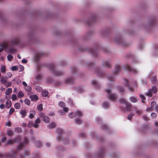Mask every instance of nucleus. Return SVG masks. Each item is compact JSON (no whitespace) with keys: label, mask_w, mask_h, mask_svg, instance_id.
Returning <instances> with one entry per match:
<instances>
[{"label":"nucleus","mask_w":158,"mask_h":158,"mask_svg":"<svg viewBox=\"0 0 158 158\" xmlns=\"http://www.w3.org/2000/svg\"><path fill=\"white\" fill-rule=\"evenodd\" d=\"M106 91L108 94L107 97L109 100L114 101L117 99V96L116 94H111V91L110 89L108 88L106 89Z\"/></svg>","instance_id":"1"},{"label":"nucleus","mask_w":158,"mask_h":158,"mask_svg":"<svg viewBox=\"0 0 158 158\" xmlns=\"http://www.w3.org/2000/svg\"><path fill=\"white\" fill-rule=\"evenodd\" d=\"M157 92V89L155 86H153L152 88L150 89L148 92L145 95L149 97H151L152 96V94H156Z\"/></svg>","instance_id":"2"},{"label":"nucleus","mask_w":158,"mask_h":158,"mask_svg":"<svg viewBox=\"0 0 158 158\" xmlns=\"http://www.w3.org/2000/svg\"><path fill=\"white\" fill-rule=\"evenodd\" d=\"M51 72L53 75L56 76L58 77L63 75L64 73V72L59 71L58 70H51Z\"/></svg>","instance_id":"3"},{"label":"nucleus","mask_w":158,"mask_h":158,"mask_svg":"<svg viewBox=\"0 0 158 158\" xmlns=\"http://www.w3.org/2000/svg\"><path fill=\"white\" fill-rule=\"evenodd\" d=\"M28 143V140L27 138H25L23 140L22 142H20V152L23 151L21 149L23 147H25L27 146Z\"/></svg>","instance_id":"4"},{"label":"nucleus","mask_w":158,"mask_h":158,"mask_svg":"<svg viewBox=\"0 0 158 158\" xmlns=\"http://www.w3.org/2000/svg\"><path fill=\"white\" fill-rule=\"evenodd\" d=\"M56 132L59 135L57 137V139L58 141H63V139L62 137L60 135L63 133V131L61 129L58 128L56 130Z\"/></svg>","instance_id":"5"},{"label":"nucleus","mask_w":158,"mask_h":158,"mask_svg":"<svg viewBox=\"0 0 158 158\" xmlns=\"http://www.w3.org/2000/svg\"><path fill=\"white\" fill-rule=\"evenodd\" d=\"M115 42L118 44H121L123 45L124 46H126L127 45V44H125V43L124 42L121 37H119L118 38H116L115 39Z\"/></svg>","instance_id":"6"},{"label":"nucleus","mask_w":158,"mask_h":158,"mask_svg":"<svg viewBox=\"0 0 158 158\" xmlns=\"http://www.w3.org/2000/svg\"><path fill=\"white\" fill-rule=\"evenodd\" d=\"M124 80L126 83V85L128 88V89L131 92L133 91L134 89L132 87L130 86L128 80L126 79H124Z\"/></svg>","instance_id":"7"},{"label":"nucleus","mask_w":158,"mask_h":158,"mask_svg":"<svg viewBox=\"0 0 158 158\" xmlns=\"http://www.w3.org/2000/svg\"><path fill=\"white\" fill-rule=\"evenodd\" d=\"M32 126H33L35 128H37L39 127V125L38 124H33L32 122L31 121H29L28 125V127H31Z\"/></svg>","instance_id":"8"},{"label":"nucleus","mask_w":158,"mask_h":158,"mask_svg":"<svg viewBox=\"0 0 158 158\" xmlns=\"http://www.w3.org/2000/svg\"><path fill=\"white\" fill-rule=\"evenodd\" d=\"M30 97L32 101L35 102L38 99V96L36 95H30Z\"/></svg>","instance_id":"9"},{"label":"nucleus","mask_w":158,"mask_h":158,"mask_svg":"<svg viewBox=\"0 0 158 158\" xmlns=\"http://www.w3.org/2000/svg\"><path fill=\"white\" fill-rule=\"evenodd\" d=\"M126 106V110L127 111H130L131 110V104L129 102H127L125 104Z\"/></svg>","instance_id":"10"},{"label":"nucleus","mask_w":158,"mask_h":158,"mask_svg":"<svg viewBox=\"0 0 158 158\" xmlns=\"http://www.w3.org/2000/svg\"><path fill=\"white\" fill-rule=\"evenodd\" d=\"M89 52L90 53L94 56H96L97 54V51L94 50L92 48H91L89 50Z\"/></svg>","instance_id":"11"},{"label":"nucleus","mask_w":158,"mask_h":158,"mask_svg":"<svg viewBox=\"0 0 158 158\" xmlns=\"http://www.w3.org/2000/svg\"><path fill=\"white\" fill-rule=\"evenodd\" d=\"M47 67L46 68H48L49 69H55V64L53 63L48 64L46 65Z\"/></svg>","instance_id":"12"},{"label":"nucleus","mask_w":158,"mask_h":158,"mask_svg":"<svg viewBox=\"0 0 158 158\" xmlns=\"http://www.w3.org/2000/svg\"><path fill=\"white\" fill-rule=\"evenodd\" d=\"M102 65L104 66H106L108 68H110V65L109 63L106 61H103L102 63Z\"/></svg>","instance_id":"13"},{"label":"nucleus","mask_w":158,"mask_h":158,"mask_svg":"<svg viewBox=\"0 0 158 158\" xmlns=\"http://www.w3.org/2000/svg\"><path fill=\"white\" fill-rule=\"evenodd\" d=\"M20 42L19 40V38L15 39L12 40V44H18Z\"/></svg>","instance_id":"14"},{"label":"nucleus","mask_w":158,"mask_h":158,"mask_svg":"<svg viewBox=\"0 0 158 158\" xmlns=\"http://www.w3.org/2000/svg\"><path fill=\"white\" fill-rule=\"evenodd\" d=\"M0 81L2 84L4 85L7 81V79L4 77H2L1 78Z\"/></svg>","instance_id":"15"},{"label":"nucleus","mask_w":158,"mask_h":158,"mask_svg":"<svg viewBox=\"0 0 158 158\" xmlns=\"http://www.w3.org/2000/svg\"><path fill=\"white\" fill-rule=\"evenodd\" d=\"M11 106V102L9 100H7L6 102V107L7 108H10Z\"/></svg>","instance_id":"16"},{"label":"nucleus","mask_w":158,"mask_h":158,"mask_svg":"<svg viewBox=\"0 0 158 158\" xmlns=\"http://www.w3.org/2000/svg\"><path fill=\"white\" fill-rule=\"evenodd\" d=\"M130 100L131 102H132L135 103L137 102V98L134 97H131L130 98Z\"/></svg>","instance_id":"17"},{"label":"nucleus","mask_w":158,"mask_h":158,"mask_svg":"<svg viewBox=\"0 0 158 158\" xmlns=\"http://www.w3.org/2000/svg\"><path fill=\"white\" fill-rule=\"evenodd\" d=\"M36 147L37 148H40L42 146V143L40 142V141H37L35 143Z\"/></svg>","instance_id":"18"},{"label":"nucleus","mask_w":158,"mask_h":158,"mask_svg":"<svg viewBox=\"0 0 158 158\" xmlns=\"http://www.w3.org/2000/svg\"><path fill=\"white\" fill-rule=\"evenodd\" d=\"M12 92V89L11 88H10L7 89L5 92V94L6 95H10Z\"/></svg>","instance_id":"19"},{"label":"nucleus","mask_w":158,"mask_h":158,"mask_svg":"<svg viewBox=\"0 0 158 158\" xmlns=\"http://www.w3.org/2000/svg\"><path fill=\"white\" fill-rule=\"evenodd\" d=\"M156 105V102L155 101L152 102L151 104V108L152 109V110H155V107Z\"/></svg>","instance_id":"20"},{"label":"nucleus","mask_w":158,"mask_h":158,"mask_svg":"<svg viewBox=\"0 0 158 158\" xmlns=\"http://www.w3.org/2000/svg\"><path fill=\"white\" fill-rule=\"evenodd\" d=\"M92 84L94 85L96 88H98L99 87V85L98 83L96 81L93 80L92 81Z\"/></svg>","instance_id":"21"},{"label":"nucleus","mask_w":158,"mask_h":158,"mask_svg":"<svg viewBox=\"0 0 158 158\" xmlns=\"http://www.w3.org/2000/svg\"><path fill=\"white\" fill-rule=\"evenodd\" d=\"M31 112L29 115V118L31 119L34 118V115L35 114V112L34 110H32Z\"/></svg>","instance_id":"22"},{"label":"nucleus","mask_w":158,"mask_h":158,"mask_svg":"<svg viewBox=\"0 0 158 158\" xmlns=\"http://www.w3.org/2000/svg\"><path fill=\"white\" fill-rule=\"evenodd\" d=\"M24 89L26 91L28 92H30L31 90V87L27 85L24 87Z\"/></svg>","instance_id":"23"},{"label":"nucleus","mask_w":158,"mask_h":158,"mask_svg":"<svg viewBox=\"0 0 158 158\" xmlns=\"http://www.w3.org/2000/svg\"><path fill=\"white\" fill-rule=\"evenodd\" d=\"M44 120L45 123H48L50 122V119L48 117L45 116L44 117Z\"/></svg>","instance_id":"24"},{"label":"nucleus","mask_w":158,"mask_h":158,"mask_svg":"<svg viewBox=\"0 0 158 158\" xmlns=\"http://www.w3.org/2000/svg\"><path fill=\"white\" fill-rule=\"evenodd\" d=\"M8 43L7 42H2L1 44V46L3 48H6L8 46Z\"/></svg>","instance_id":"25"},{"label":"nucleus","mask_w":158,"mask_h":158,"mask_svg":"<svg viewBox=\"0 0 158 158\" xmlns=\"http://www.w3.org/2000/svg\"><path fill=\"white\" fill-rule=\"evenodd\" d=\"M20 114L22 115V117L24 118L27 115V111L26 110H22L20 112Z\"/></svg>","instance_id":"26"},{"label":"nucleus","mask_w":158,"mask_h":158,"mask_svg":"<svg viewBox=\"0 0 158 158\" xmlns=\"http://www.w3.org/2000/svg\"><path fill=\"white\" fill-rule=\"evenodd\" d=\"M104 151L103 149L101 150L98 155L99 158H102L103 157L104 155Z\"/></svg>","instance_id":"27"},{"label":"nucleus","mask_w":158,"mask_h":158,"mask_svg":"<svg viewBox=\"0 0 158 158\" xmlns=\"http://www.w3.org/2000/svg\"><path fill=\"white\" fill-rule=\"evenodd\" d=\"M30 154V152L27 150H24L23 152V155L25 156H29Z\"/></svg>","instance_id":"28"},{"label":"nucleus","mask_w":158,"mask_h":158,"mask_svg":"<svg viewBox=\"0 0 158 158\" xmlns=\"http://www.w3.org/2000/svg\"><path fill=\"white\" fill-rule=\"evenodd\" d=\"M102 106L104 108H108L109 107V103L107 102H105L103 103Z\"/></svg>","instance_id":"29"},{"label":"nucleus","mask_w":158,"mask_h":158,"mask_svg":"<svg viewBox=\"0 0 158 158\" xmlns=\"http://www.w3.org/2000/svg\"><path fill=\"white\" fill-rule=\"evenodd\" d=\"M42 94L43 96L44 97H46L48 95V92L47 91L44 90L42 92Z\"/></svg>","instance_id":"30"},{"label":"nucleus","mask_w":158,"mask_h":158,"mask_svg":"<svg viewBox=\"0 0 158 158\" xmlns=\"http://www.w3.org/2000/svg\"><path fill=\"white\" fill-rule=\"evenodd\" d=\"M109 81H114L115 80V78L112 76H110L108 77Z\"/></svg>","instance_id":"31"},{"label":"nucleus","mask_w":158,"mask_h":158,"mask_svg":"<svg viewBox=\"0 0 158 158\" xmlns=\"http://www.w3.org/2000/svg\"><path fill=\"white\" fill-rule=\"evenodd\" d=\"M56 127V125L54 123H51L48 126V127L51 129L53 128Z\"/></svg>","instance_id":"32"},{"label":"nucleus","mask_w":158,"mask_h":158,"mask_svg":"<svg viewBox=\"0 0 158 158\" xmlns=\"http://www.w3.org/2000/svg\"><path fill=\"white\" fill-rule=\"evenodd\" d=\"M75 123L77 124H81L82 123V120L79 118H78L76 120H75Z\"/></svg>","instance_id":"33"},{"label":"nucleus","mask_w":158,"mask_h":158,"mask_svg":"<svg viewBox=\"0 0 158 158\" xmlns=\"http://www.w3.org/2000/svg\"><path fill=\"white\" fill-rule=\"evenodd\" d=\"M75 116H78L79 117H81L82 116V113L80 111H76V113H75Z\"/></svg>","instance_id":"34"},{"label":"nucleus","mask_w":158,"mask_h":158,"mask_svg":"<svg viewBox=\"0 0 158 158\" xmlns=\"http://www.w3.org/2000/svg\"><path fill=\"white\" fill-rule=\"evenodd\" d=\"M69 116L71 118H73L76 117L75 113L73 112L70 113L69 114Z\"/></svg>","instance_id":"35"},{"label":"nucleus","mask_w":158,"mask_h":158,"mask_svg":"<svg viewBox=\"0 0 158 158\" xmlns=\"http://www.w3.org/2000/svg\"><path fill=\"white\" fill-rule=\"evenodd\" d=\"M44 56L43 53L41 52L39 55H36L35 56V58L37 60H39L40 59V56Z\"/></svg>","instance_id":"36"},{"label":"nucleus","mask_w":158,"mask_h":158,"mask_svg":"<svg viewBox=\"0 0 158 158\" xmlns=\"http://www.w3.org/2000/svg\"><path fill=\"white\" fill-rule=\"evenodd\" d=\"M6 87H10L11 85V83L10 81L6 82V83L4 85Z\"/></svg>","instance_id":"37"},{"label":"nucleus","mask_w":158,"mask_h":158,"mask_svg":"<svg viewBox=\"0 0 158 158\" xmlns=\"http://www.w3.org/2000/svg\"><path fill=\"white\" fill-rule=\"evenodd\" d=\"M156 76H154L152 77L151 79V81L153 83H155L156 81Z\"/></svg>","instance_id":"38"},{"label":"nucleus","mask_w":158,"mask_h":158,"mask_svg":"<svg viewBox=\"0 0 158 158\" xmlns=\"http://www.w3.org/2000/svg\"><path fill=\"white\" fill-rule=\"evenodd\" d=\"M9 51L10 53H14L16 52V50L13 48H11L10 49Z\"/></svg>","instance_id":"39"},{"label":"nucleus","mask_w":158,"mask_h":158,"mask_svg":"<svg viewBox=\"0 0 158 158\" xmlns=\"http://www.w3.org/2000/svg\"><path fill=\"white\" fill-rule=\"evenodd\" d=\"M42 75L40 74H39L36 75V79L37 80H39L41 79L42 78Z\"/></svg>","instance_id":"40"},{"label":"nucleus","mask_w":158,"mask_h":158,"mask_svg":"<svg viewBox=\"0 0 158 158\" xmlns=\"http://www.w3.org/2000/svg\"><path fill=\"white\" fill-rule=\"evenodd\" d=\"M14 107L16 109H19L20 108V104L19 103H15L14 105Z\"/></svg>","instance_id":"41"},{"label":"nucleus","mask_w":158,"mask_h":158,"mask_svg":"<svg viewBox=\"0 0 158 158\" xmlns=\"http://www.w3.org/2000/svg\"><path fill=\"white\" fill-rule=\"evenodd\" d=\"M73 80L72 78H68L66 80V82L67 83H70L73 82Z\"/></svg>","instance_id":"42"},{"label":"nucleus","mask_w":158,"mask_h":158,"mask_svg":"<svg viewBox=\"0 0 158 158\" xmlns=\"http://www.w3.org/2000/svg\"><path fill=\"white\" fill-rule=\"evenodd\" d=\"M13 58V56L11 54H8L7 56V58L8 60L10 61Z\"/></svg>","instance_id":"43"},{"label":"nucleus","mask_w":158,"mask_h":158,"mask_svg":"<svg viewBox=\"0 0 158 158\" xmlns=\"http://www.w3.org/2000/svg\"><path fill=\"white\" fill-rule=\"evenodd\" d=\"M38 110L39 111H41L43 110V106L42 104H39L37 107Z\"/></svg>","instance_id":"44"},{"label":"nucleus","mask_w":158,"mask_h":158,"mask_svg":"<svg viewBox=\"0 0 158 158\" xmlns=\"http://www.w3.org/2000/svg\"><path fill=\"white\" fill-rule=\"evenodd\" d=\"M134 115V114L133 113H131V114H129L127 116V118L129 120H131V118Z\"/></svg>","instance_id":"45"},{"label":"nucleus","mask_w":158,"mask_h":158,"mask_svg":"<svg viewBox=\"0 0 158 158\" xmlns=\"http://www.w3.org/2000/svg\"><path fill=\"white\" fill-rule=\"evenodd\" d=\"M118 90L121 92H123L124 91V89L120 86H118Z\"/></svg>","instance_id":"46"},{"label":"nucleus","mask_w":158,"mask_h":158,"mask_svg":"<svg viewBox=\"0 0 158 158\" xmlns=\"http://www.w3.org/2000/svg\"><path fill=\"white\" fill-rule=\"evenodd\" d=\"M24 102L25 103L28 105H29L30 104V100H29L28 99H25V100H24Z\"/></svg>","instance_id":"47"},{"label":"nucleus","mask_w":158,"mask_h":158,"mask_svg":"<svg viewBox=\"0 0 158 158\" xmlns=\"http://www.w3.org/2000/svg\"><path fill=\"white\" fill-rule=\"evenodd\" d=\"M58 113L60 115L63 116L65 115V113L62 110H59L58 111Z\"/></svg>","instance_id":"48"},{"label":"nucleus","mask_w":158,"mask_h":158,"mask_svg":"<svg viewBox=\"0 0 158 158\" xmlns=\"http://www.w3.org/2000/svg\"><path fill=\"white\" fill-rule=\"evenodd\" d=\"M94 64V63L93 62H89L86 64V65L87 66L90 67L92 66Z\"/></svg>","instance_id":"49"},{"label":"nucleus","mask_w":158,"mask_h":158,"mask_svg":"<svg viewBox=\"0 0 158 158\" xmlns=\"http://www.w3.org/2000/svg\"><path fill=\"white\" fill-rule=\"evenodd\" d=\"M12 99L13 101H15L17 99V97L16 94H13L12 96Z\"/></svg>","instance_id":"50"},{"label":"nucleus","mask_w":158,"mask_h":158,"mask_svg":"<svg viewBox=\"0 0 158 158\" xmlns=\"http://www.w3.org/2000/svg\"><path fill=\"white\" fill-rule=\"evenodd\" d=\"M12 133V131L10 130H8L7 131V134L9 136L11 135Z\"/></svg>","instance_id":"51"},{"label":"nucleus","mask_w":158,"mask_h":158,"mask_svg":"<svg viewBox=\"0 0 158 158\" xmlns=\"http://www.w3.org/2000/svg\"><path fill=\"white\" fill-rule=\"evenodd\" d=\"M98 70L97 72H98L99 73V74H98V76L102 77L103 76V74L102 73H101V72L100 71V70Z\"/></svg>","instance_id":"52"},{"label":"nucleus","mask_w":158,"mask_h":158,"mask_svg":"<svg viewBox=\"0 0 158 158\" xmlns=\"http://www.w3.org/2000/svg\"><path fill=\"white\" fill-rule=\"evenodd\" d=\"M40 123V120L39 118H37L35 120V124H38Z\"/></svg>","instance_id":"53"},{"label":"nucleus","mask_w":158,"mask_h":158,"mask_svg":"<svg viewBox=\"0 0 158 158\" xmlns=\"http://www.w3.org/2000/svg\"><path fill=\"white\" fill-rule=\"evenodd\" d=\"M15 111V110L13 108H11L9 112V114H12Z\"/></svg>","instance_id":"54"},{"label":"nucleus","mask_w":158,"mask_h":158,"mask_svg":"<svg viewBox=\"0 0 158 158\" xmlns=\"http://www.w3.org/2000/svg\"><path fill=\"white\" fill-rule=\"evenodd\" d=\"M119 102L121 103H124L125 104L126 103H127V102H126L124 98H122L121 99L119 100Z\"/></svg>","instance_id":"55"},{"label":"nucleus","mask_w":158,"mask_h":158,"mask_svg":"<svg viewBox=\"0 0 158 158\" xmlns=\"http://www.w3.org/2000/svg\"><path fill=\"white\" fill-rule=\"evenodd\" d=\"M139 97L143 100H144L145 99V97L143 95L139 94Z\"/></svg>","instance_id":"56"},{"label":"nucleus","mask_w":158,"mask_h":158,"mask_svg":"<svg viewBox=\"0 0 158 158\" xmlns=\"http://www.w3.org/2000/svg\"><path fill=\"white\" fill-rule=\"evenodd\" d=\"M121 70H115L114 72V74L115 75H117L118 73Z\"/></svg>","instance_id":"57"},{"label":"nucleus","mask_w":158,"mask_h":158,"mask_svg":"<svg viewBox=\"0 0 158 158\" xmlns=\"http://www.w3.org/2000/svg\"><path fill=\"white\" fill-rule=\"evenodd\" d=\"M136 112L137 114L139 115L141 113L142 111L136 109Z\"/></svg>","instance_id":"58"},{"label":"nucleus","mask_w":158,"mask_h":158,"mask_svg":"<svg viewBox=\"0 0 158 158\" xmlns=\"http://www.w3.org/2000/svg\"><path fill=\"white\" fill-rule=\"evenodd\" d=\"M102 129L104 130H106L108 128V127L107 126L105 125H102Z\"/></svg>","instance_id":"59"},{"label":"nucleus","mask_w":158,"mask_h":158,"mask_svg":"<svg viewBox=\"0 0 158 158\" xmlns=\"http://www.w3.org/2000/svg\"><path fill=\"white\" fill-rule=\"evenodd\" d=\"M143 118L146 121H147L149 120L148 118L146 115H143Z\"/></svg>","instance_id":"60"},{"label":"nucleus","mask_w":158,"mask_h":158,"mask_svg":"<svg viewBox=\"0 0 158 158\" xmlns=\"http://www.w3.org/2000/svg\"><path fill=\"white\" fill-rule=\"evenodd\" d=\"M151 116L153 118H155L156 116V114L154 113H152L151 114Z\"/></svg>","instance_id":"61"},{"label":"nucleus","mask_w":158,"mask_h":158,"mask_svg":"<svg viewBox=\"0 0 158 158\" xmlns=\"http://www.w3.org/2000/svg\"><path fill=\"white\" fill-rule=\"evenodd\" d=\"M115 69H120L121 68V66L118 64H117L115 66Z\"/></svg>","instance_id":"62"},{"label":"nucleus","mask_w":158,"mask_h":158,"mask_svg":"<svg viewBox=\"0 0 158 158\" xmlns=\"http://www.w3.org/2000/svg\"><path fill=\"white\" fill-rule=\"evenodd\" d=\"M59 105L60 106H61L63 107H64V103L62 102H61L59 103Z\"/></svg>","instance_id":"63"},{"label":"nucleus","mask_w":158,"mask_h":158,"mask_svg":"<svg viewBox=\"0 0 158 158\" xmlns=\"http://www.w3.org/2000/svg\"><path fill=\"white\" fill-rule=\"evenodd\" d=\"M15 131L17 132H19L20 130V128L19 127H16L15 129Z\"/></svg>","instance_id":"64"}]
</instances>
